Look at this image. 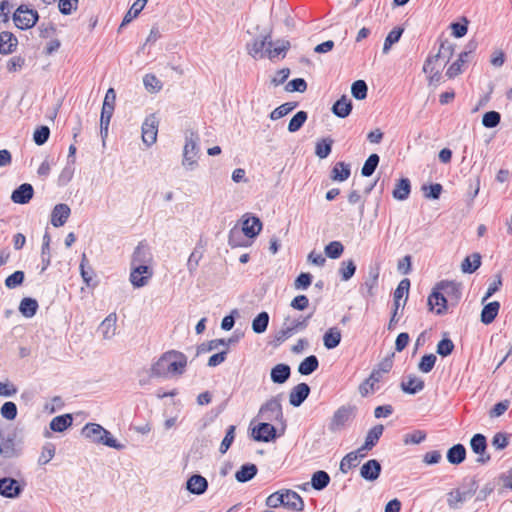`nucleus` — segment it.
Listing matches in <instances>:
<instances>
[{"label":"nucleus","instance_id":"nucleus-27","mask_svg":"<svg viewBox=\"0 0 512 512\" xmlns=\"http://www.w3.org/2000/svg\"><path fill=\"white\" fill-rule=\"evenodd\" d=\"M384 431V426L382 424H377L372 427L365 438L364 444L360 447V451H369L373 447L376 446L380 437L382 436Z\"/></svg>","mask_w":512,"mask_h":512},{"label":"nucleus","instance_id":"nucleus-64","mask_svg":"<svg viewBox=\"0 0 512 512\" xmlns=\"http://www.w3.org/2000/svg\"><path fill=\"white\" fill-rule=\"evenodd\" d=\"M24 279H25L24 272L18 270V271H15L14 273H12L11 275H9L5 279V285L9 289H14V288L20 286L23 283Z\"/></svg>","mask_w":512,"mask_h":512},{"label":"nucleus","instance_id":"nucleus-23","mask_svg":"<svg viewBox=\"0 0 512 512\" xmlns=\"http://www.w3.org/2000/svg\"><path fill=\"white\" fill-rule=\"evenodd\" d=\"M448 299H445L438 290L433 288L432 293L428 297V306L431 311L435 310L437 315H443L448 308Z\"/></svg>","mask_w":512,"mask_h":512},{"label":"nucleus","instance_id":"nucleus-57","mask_svg":"<svg viewBox=\"0 0 512 512\" xmlns=\"http://www.w3.org/2000/svg\"><path fill=\"white\" fill-rule=\"evenodd\" d=\"M143 84H144L146 90L151 93H157L163 87L162 82L154 74H151V73L146 74L143 77Z\"/></svg>","mask_w":512,"mask_h":512},{"label":"nucleus","instance_id":"nucleus-15","mask_svg":"<svg viewBox=\"0 0 512 512\" xmlns=\"http://www.w3.org/2000/svg\"><path fill=\"white\" fill-rule=\"evenodd\" d=\"M270 41H271L270 34H267L265 36H259V37L255 38V39H253V41L251 43L247 44L248 53L253 58H265V57H267V55H266V48L268 47V43Z\"/></svg>","mask_w":512,"mask_h":512},{"label":"nucleus","instance_id":"nucleus-24","mask_svg":"<svg viewBox=\"0 0 512 512\" xmlns=\"http://www.w3.org/2000/svg\"><path fill=\"white\" fill-rule=\"evenodd\" d=\"M71 214V209L67 204L60 203L54 206L51 213V224L54 227L63 226Z\"/></svg>","mask_w":512,"mask_h":512},{"label":"nucleus","instance_id":"nucleus-22","mask_svg":"<svg viewBox=\"0 0 512 512\" xmlns=\"http://www.w3.org/2000/svg\"><path fill=\"white\" fill-rule=\"evenodd\" d=\"M310 387L306 383H299L294 386L289 394V402L294 407H299L309 396Z\"/></svg>","mask_w":512,"mask_h":512},{"label":"nucleus","instance_id":"nucleus-2","mask_svg":"<svg viewBox=\"0 0 512 512\" xmlns=\"http://www.w3.org/2000/svg\"><path fill=\"white\" fill-rule=\"evenodd\" d=\"M82 435L96 444L105 445L116 450L125 448V445L119 443L107 429L97 423H87L82 428Z\"/></svg>","mask_w":512,"mask_h":512},{"label":"nucleus","instance_id":"nucleus-51","mask_svg":"<svg viewBox=\"0 0 512 512\" xmlns=\"http://www.w3.org/2000/svg\"><path fill=\"white\" fill-rule=\"evenodd\" d=\"M434 58H427L424 65L423 71L429 74V82L438 83L441 79V73L439 69L435 68Z\"/></svg>","mask_w":512,"mask_h":512},{"label":"nucleus","instance_id":"nucleus-29","mask_svg":"<svg viewBox=\"0 0 512 512\" xmlns=\"http://www.w3.org/2000/svg\"><path fill=\"white\" fill-rule=\"evenodd\" d=\"M238 336H232L228 339H213L208 343H202L198 347V353L209 352L215 349H218L220 346L229 347L230 345H234L238 342Z\"/></svg>","mask_w":512,"mask_h":512},{"label":"nucleus","instance_id":"nucleus-25","mask_svg":"<svg viewBox=\"0 0 512 512\" xmlns=\"http://www.w3.org/2000/svg\"><path fill=\"white\" fill-rule=\"evenodd\" d=\"M208 488V481L205 477L194 474L188 478L186 482V489L195 495H202L206 492Z\"/></svg>","mask_w":512,"mask_h":512},{"label":"nucleus","instance_id":"nucleus-50","mask_svg":"<svg viewBox=\"0 0 512 512\" xmlns=\"http://www.w3.org/2000/svg\"><path fill=\"white\" fill-rule=\"evenodd\" d=\"M269 319L270 317L267 312L259 313L252 321V330L257 334L264 333L267 330Z\"/></svg>","mask_w":512,"mask_h":512},{"label":"nucleus","instance_id":"nucleus-8","mask_svg":"<svg viewBox=\"0 0 512 512\" xmlns=\"http://www.w3.org/2000/svg\"><path fill=\"white\" fill-rule=\"evenodd\" d=\"M356 407L352 405H343L339 407L333 414L329 423V430L337 432L343 429L348 422L355 416Z\"/></svg>","mask_w":512,"mask_h":512},{"label":"nucleus","instance_id":"nucleus-19","mask_svg":"<svg viewBox=\"0 0 512 512\" xmlns=\"http://www.w3.org/2000/svg\"><path fill=\"white\" fill-rule=\"evenodd\" d=\"M151 261L152 254L150 252L149 246L144 242H140L133 252L131 265L150 266Z\"/></svg>","mask_w":512,"mask_h":512},{"label":"nucleus","instance_id":"nucleus-49","mask_svg":"<svg viewBox=\"0 0 512 512\" xmlns=\"http://www.w3.org/2000/svg\"><path fill=\"white\" fill-rule=\"evenodd\" d=\"M147 0H136L123 18L121 27L130 23L144 9Z\"/></svg>","mask_w":512,"mask_h":512},{"label":"nucleus","instance_id":"nucleus-44","mask_svg":"<svg viewBox=\"0 0 512 512\" xmlns=\"http://www.w3.org/2000/svg\"><path fill=\"white\" fill-rule=\"evenodd\" d=\"M330 483V476L326 471L319 470L313 473L311 478V485L313 489L321 491L325 489Z\"/></svg>","mask_w":512,"mask_h":512},{"label":"nucleus","instance_id":"nucleus-14","mask_svg":"<svg viewBox=\"0 0 512 512\" xmlns=\"http://www.w3.org/2000/svg\"><path fill=\"white\" fill-rule=\"evenodd\" d=\"M476 48H477V43L470 41L467 44V50L461 52L458 59L449 66V68L446 71V76L451 79V78H454L457 75H459L462 71L461 67L463 66V64H465L467 62L469 55L473 51H475Z\"/></svg>","mask_w":512,"mask_h":512},{"label":"nucleus","instance_id":"nucleus-45","mask_svg":"<svg viewBox=\"0 0 512 512\" xmlns=\"http://www.w3.org/2000/svg\"><path fill=\"white\" fill-rule=\"evenodd\" d=\"M319 366L318 358L315 355H310L306 357L298 366V372L301 375H310L315 370H317Z\"/></svg>","mask_w":512,"mask_h":512},{"label":"nucleus","instance_id":"nucleus-52","mask_svg":"<svg viewBox=\"0 0 512 512\" xmlns=\"http://www.w3.org/2000/svg\"><path fill=\"white\" fill-rule=\"evenodd\" d=\"M454 52V47L448 41L442 42L439 47L437 54L429 56L428 58H434V63H437L440 59L448 61Z\"/></svg>","mask_w":512,"mask_h":512},{"label":"nucleus","instance_id":"nucleus-16","mask_svg":"<svg viewBox=\"0 0 512 512\" xmlns=\"http://www.w3.org/2000/svg\"><path fill=\"white\" fill-rule=\"evenodd\" d=\"M255 441L270 442L276 438V428L269 422L259 423L252 430Z\"/></svg>","mask_w":512,"mask_h":512},{"label":"nucleus","instance_id":"nucleus-21","mask_svg":"<svg viewBox=\"0 0 512 512\" xmlns=\"http://www.w3.org/2000/svg\"><path fill=\"white\" fill-rule=\"evenodd\" d=\"M21 449L15 443V436H0V455L4 458H14L20 455Z\"/></svg>","mask_w":512,"mask_h":512},{"label":"nucleus","instance_id":"nucleus-47","mask_svg":"<svg viewBox=\"0 0 512 512\" xmlns=\"http://www.w3.org/2000/svg\"><path fill=\"white\" fill-rule=\"evenodd\" d=\"M242 233L243 232L237 226L233 227L229 231L228 244L231 247H246V246H249L250 245L249 241L245 240L242 237Z\"/></svg>","mask_w":512,"mask_h":512},{"label":"nucleus","instance_id":"nucleus-54","mask_svg":"<svg viewBox=\"0 0 512 512\" xmlns=\"http://www.w3.org/2000/svg\"><path fill=\"white\" fill-rule=\"evenodd\" d=\"M403 32V28L395 27L388 33L384 41L383 53H387L391 46L400 40Z\"/></svg>","mask_w":512,"mask_h":512},{"label":"nucleus","instance_id":"nucleus-59","mask_svg":"<svg viewBox=\"0 0 512 512\" xmlns=\"http://www.w3.org/2000/svg\"><path fill=\"white\" fill-rule=\"evenodd\" d=\"M296 106H297V103H294V102H287V103L280 105L279 107L275 108L271 112V114H270L271 120H278V119L284 117L285 115L290 113Z\"/></svg>","mask_w":512,"mask_h":512},{"label":"nucleus","instance_id":"nucleus-10","mask_svg":"<svg viewBox=\"0 0 512 512\" xmlns=\"http://www.w3.org/2000/svg\"><path fill=\"white\" fill-rule=\"evenodd\" d=\"M159 120L155 114L148 115L142 124V140L147 146L153 145L157 140Z\"/></svg>","mask_w":512,"mask_h":512},{"label":"nucleus","instance_id":"nucleus-38","mask_svg":"<svg viewBox=\"0 0 512 512\" xmlns=\"http://www.w3.org/2000/svg\"><path fill=\"white\" fill-rule=\"evenodd\" d=\"M18 40L17 38L8 31H4L0 33V53L1 54H10L13 52L15 47L17 46Z\"/></svg>","mask_w":512,"mask_h":512},{"label":"nucleus","instance_id":"nucleus-34","mask_svg":"<svg viewBox=\"0 0 512 512\" xmlns=\"http://www.w3.org/2000/svg\"><path fill=\"white\" fill-rule=\"evenodd\" d=\"M450 464L459 465L466 459V448L463 444H455L448 449L446 454Z\"/></svg>","mask_w":512,"mask_h":512},{"label":"nucleus","instance_id":"nucleus-6","mask_svg":"<svg viewBox=\"0 0 512 512\" xmlns=\"http://www.w3.org/2000/svg\"><path fill=\"white\" fill-rule=\"evenodd\" d=\"M258 416L267 422H277L285 428V419L279 397H272L260 408Z\"/></svg>","mask_w":512,"mask_h":512},{"label":"nucleus","instance_id":"nucleus-60","mask_svg":"<svg viewBox=\"0 0 512 512\" xmlns=\"http://www.w3.org/2000/svg\"><path fill=\"white\" fill-rule=\"evenodd\" d=\"M202 257L203 252L199 250L197 247L194 248L187 261V269L190 275H194Z\"/></svg>","mask_w":512,"mask_h":512},{"label":"nucleus","instance_id":"nucleus-36","mask_svg":"<svg viewBox=\"0 0 512 512\" xmlns=\"http://www.w3.org/2000/svg\"><path fill=\"white\" fill-rule=\"evenodd\" d=\"M117 315L110 313L100 324V331L104 339H111L116 332Z\"/></svg>","mask_w":512,"mask_h":512},{"label":"nucleus","instance_id":"nucleus-43","mask_svg":"<svg viewBox=\"0 0 512 512\" xmlns=\"http://www.w3.org/2000/svg\"><path fill=\"white\" fill-rule=\"evenodd\" d=\"M481 265V255L479 253H473L467 256L461 264L462 272L474 273Z\"/></svg>","mask_w":512,"mask_h":512},{"label":"nucleus","instance_id":"nucleus-5","mask_svg":"<svg viewBox=\"0 0 512 512\" xmlns=\"http://www.w3.org/2000/svg\"><path fill=\"white\" fill-rule=\"evenodd\" d=\"M116 102V92L109 88L106 92L100 116V134L104 140L108 136L110 120L113 116Z\"/></svg>","mask_w":512,"mask_h":512},{"label":"nucleus","instance_id":"nucleus-17","mask_svg":"<svg viewBox=\"0 0 512 512\" xmlns=\"http://www.w3.org/2000/svg\"><path fill=\"white\" fill-rule=\"evenodd\" d=\"M382 471L380 462L376 459H370L360 468V476L366 481H376Z\"/></svg>","mask_w":512,"mask_h":512},{"label":"nucleus","instance_id":"nucleus-12","mask_svg":"<svg viewBox=\"0 0 512 512\" xmlns=\"http://www.w3.org/2000/svg\"><path fill=\"white\" fill-rule=\"evenodd\" d=\"M152 276L153 269L151 266L131 265L130 282L135 288L147 285Z\"/></svg>","mask_w":512,"mask_h":512},{"label":"nucleus","instance_id":"nucleus-33","mask_svg":"<svg viewBox=\"0 0 512 512\" xmlns=\"http://www.w3.org/2000/svg\"><path fill=\"white\" fill-rule=\"evenodd\" d=\"M424 381L414 375H409L407 381L401 382V389L407 394L414 395L424 389Z\"/></svg>","mask_w":512,"mask_h":512},{"label":"nucleus","instance_id":"nucleus-39","mask_svg":"<svg viewBox=\"0 0 512 512\" xmlns=\"http://www.w3.org/2000/svg\"><path fill=\"white\" fill-rule=\"evenodd\" d=\"M500 309V303L493 301L486 304L481 312V322L484 324L492 323L498 315Z\"/></svg>","mask_w":512,"mask_h":512},{"label":"nucleus","instance_id":"nucleus-31","mask_svg":"<svg viewBox=\"0 0 512 512\" xmlns=\"http://www.w3.org/2000/svg\"><path fill=\"white\" fill-rule=\"evenodd\" d=\"M352 101L343 95L332 106V113L339 118H346L352 111Z\"/></svg>","mask_w":512,"mask_h":512},{"label":"nucleus","instance_id":"nucleus-32","mask_svg":"<svg viewBox=\"0 0 512 512\" xmlns=\"http://www.w3.org/2000/svg\"><path fill=\"white\" fill-rule=\"evenodd\" d=\"M284 503L283 506L295 511H302L304 508V501L302 497L295 491L284 490Z\"/></svg>","mask_w":512,"mask_h":512},{"label":"nucleus","instance_id":"nucleus-11","mask_svg":"<svg viewBox=\"0 0 512 512\" xmlns=\"http://www.w3.org/2000/svg\"><path fill=\"white\" fill-rule=\"evenodd\" d=\"M470 447L472 451L478 455V458L476 459L478 464L484 465L490 461L491 457L486 453L487 439L483 434L477 433L473 435L470 440Z\"/></svg>","mask_w":512,"mask_h":512},{"label":"nucleus","instance_id":"nucleus-26","mask_svg":"<svg viewBox=\"0 0 512 512\" xmlns=\"http://www.w3.org/2000/svg\"><path fill=\"white\" fill-rule=\"evenodd\" d=\"M289 47V41L277 40L276 42H273L271 40L268 43V47L266 48L267 58L273 60L275 58H278L279 56L285 57Z\"/></svg>","mask_w":512,"mask_h":512},{"label":"nucleus","instance_id":"nucleus-1","mask_svg":"<svg viewBox=\"0 0 512 512\" xmlns=\"http://www.w3.org/2000/svg\"><path fill=\"white\" fill-rule=\"evenodd\" d=\"M187 366V357L182 352L170 350L163 353L151 366L152 377L171 378L182 375Z\"/></svg>","mask_w":512,"mask_h":512},{"label":"nucleus","instance_id":"nucleus-13","mask_svg":"<svg viewBox=\"0 0 512 512\" xmlns=\"http://www.w3.org/2000/svg\"><path fill=\"white\" fill-rule=\"evenodd\" d=\"M23 485L16 479L4 477L0 479V495L6 498H17L23 492Z\"/></svg>","mask_w":512,"mask_h":512},{"label":"nucleus","instance_id":"nucleus-63","mask_svg":"<svg viewBox=\"0 0 512 512\" xmlns=\"http://www.w3.org/2000/svg\"><path fill=\"white\" fill-rule=\"evenodd\" d=\"M436 361L437 357L434 354H426L421 358L418 369L423 373H429L434 368Z\"/></svg>","mask_w":512,"mask_h":512},{"label":"nucleus","instance_id":"nucleus-56","mask_svg":"<svg viewBox=\"0 0 512 512\" xmlns=\"http://www.w3.org/2000/svg\"><path fill=\"white\" fill-rule=\"evenodd\" d=\"M379 161H380V157L378 156V154H371L367 160L365 161L362 169H361V174L364 176V177H369L371 176L378 164H379Z\"/></svg>","mask_w":512,"mask_h":512},{"label":"nucleus","instance_id":"nucleus-48","mask_svg":"<svg viewBox=\"0 0 512 512\" xmlns=\"http://www.w3.org/2000/svg\"><path fill=\"white\" fill-rule=\"evenodd\" d=\"M333 143H334V141L330 137L323 138V139L317 141L316 147H315V154L320 159L327 158L329 156V154L331 153Z\"/></svg>","mask_w":512,"mask_h":512},{"label":"nucleus","instance_id":"nucleus-55","mask_svg":"<svg viewBox=\"0 0 512 512\" xmlns=\"http://www.w3.org/2000/svg\"><path fill=\"white\" fill-rule=\"evenodd\" d=\"M307 118L308 114L306 111H298L290 120L288 124V131L294 133L300 130Z\"/></svg>","mask_w":512,"mask_h":512},{"label":"nucleus","instance_id":"nucleus-18","mask_svg":"<svg viewBox=\"0 0 512 512\" xmlns=\"http://www.w3.org/2000/svg\"><path fill=\"white\" fill-rule=\"evenodd\" d=\"M248 238H255L262 230V222L256 216H243L242 228L240 229Z\"/></svg>","mask_w":512,"mask_h":512},{"label":"nucleus","instance_id":"nucleus-58","mask_svg":"<svg viewBox=\"0 0 512 512\" xmlns=\"http://www.w3.org/2000/svg\"><path fill=\"white\" fill-rule=\"evenodd\" d=\"M368 86L364 80H357L351 86V93L357 100H363L367 97Z\"/></svg>","mask_w":512,"mask_h":512},{"label":"nucleus","instance_id":"nucleus-30","mask_svg":"<svg viewBox=\"0 0 512 512\" xmlns=\"http://www.w3.org/2000/svg\"><path fill=\"white\" fill-rule=\"evenodd\" d=\"M291 376V368L289 365L280 363L275 365L270 372V377L273 383L283 384Z\"/></svg>","mask_w":512,"mask_h":512},{"label":"nucleus","instance_id":"nucleus-41","mask_svg":"<svg viewBox=\"0 0 512 512\" xmlns=\"http://www.w3.org/2000/svg\"><path fill=\"white\" fill-rule=\"evenodd\" d=\"M71 414H64L54 417L50 422V429L54 432H63L72 425Z\"/></svg>","mask_w":512,"mask_h":512},{"label":"nucleus","instance_id":"nucleus-61","mask_svg":"<svg viewBox=\"0 0 512 512\" xmlns=\"http://www.w3.org/2000/svg\"><path fill=\"white\" fill-rule=\"evenodd\" d=\"M501 115L497 111H488L483 115L482 124L486 128H495L499 125Z\"/></svg>","mask_w":512,"mask_h":512},{"label":"nucleus","instance_id":"nucleus-20","mask_svg":"<svg viewBox=\"0 0 512 512\" xmlns=\"http://www.w3.org/2000/svg\"><path fill=\"white\" fill-rule=\"evenodd\" d=\"M34 188L29 183H23L11 194V200L16 204H27L33 198Z\"/></svg>","mask_w":512,"mask_h":512},{"label":"nucleus","instance_id":"nucleus-9","mask_svg":"<svg viewBox=\"0 0 512 512\" xmlns=\"http://www.w3.org/2000/svg\"><path fill=\"white\" fill-rule=\"evenodd\" d=\"M445 299H448V304L456 306L461 298L460 284L453 281H441L434 287Z\"/></svg>","mask_w":512,"mask_h":512},{"label":"nucleus","instance_id":"nucleus-53","mask_svg":"<svg viewBox=\"0 0 512 512\" xmlns=\"http://www.w3.org/2000/svg\"><path fill=\"white\" fill-rule=\"evenodd\" d=\"M357 453L358 452H350L342 458L339 469L343 474H347L351 468L358 465Z\"/></svg>","mask_w":512,"mask_h":512},{"label":"nucleus","instance_id":"nucleus-4","mask_svg":"<svg viewBox=\"0 0 512 512\" xmlns=\"http://www.w3.org/2000/svg\"><path fill=\"white\" fill-rule=\"evenodd\" d=\"M311 315L299 316L298 318H290L289 316L284 319L283 327L275 334V340L279 343L284 342L292 335L303 331L308 326V321Z\"/></svg>","mask_w":512,"mask_h":512},{"label":"nucleus","instance_id":"nucleus-46","mask_svg":"<svg viewBox=\"0 0 512 512\" xmlns=\"http://www.w3.org/2000/svg\"><path fill=\"white\" fill-rule=\"evenodd\" d=\"M351 174L350 165L344 162H338L331 171V178L335 181H345Z\"/></svg>","mask_w":512,"mask_h":512},{"label":"nucleus","instance_id":"nucleus-62","mask_svg":"<svg viewBox=\"0 0 512 512\" xmlns=\"http://www.w3.org/2000/svg\"><path fill=\"white\" fill-rule=\"evenodd\" d=\"M344 251V247L339 241H332L325 247V254L331 259L339 258Z\"/></svg>","mask_w":512,"mask_h":512},{"label":"nucleus","instance_id":"nucleus-7","mask_svg":"<svg viewBox=\"0 0 512 512\" xmlns=\"http://www.w3.org/2000/svg\"><path fill=\"white\" fill-rule=\"evenodd\" d=\"M38 19V12L27 5H20L13 14L15 25L22 30L32 28Z\"/></svg>","mask_w":512,"mask_h":512},{"label":"nucleus","instance_id":"nucleus-40","mask_svg":"<svg viewBox=\"0 0 512 512\" xmlns=\"http://www.w3.org/2000/svg\"><path fill=\"white\" fill-rule=\"evenodd\" d=\"M411 192V183L408 178H401L396 184L392 195L395 199L403 201L406 200Z\"/></svg>","mask_w":512,"mask_h":512},{"label":"nucleus","instance_id":"nucleus-37","mask_svg":"<svg viewBox=\"0 0 512 512\" xmlns=\"http://www.w3.org/2000/svg\"><path fill=\"white\" fill-rule=\"evenodd\" d=\"M341 331L337 327L329 328L323 335V344L328 350L336 348L341 342Z\"/></svg>","mask_w":512,"mask_h":512},{"label":"nucleus","instance_id":"nucleus-42","mask_svg":"<svg viewBox=\"0 0 512 512\" xmlns=\"http://www.w3.org/2000/svg\"><path fill=\"white\" fill-rule=\"evenodd\" d=\"M38 307V302L35 299L25 297L20 302L19 311L24 317L31 318L36 314Z\"/></svg>","mask_w":512,"mask_h":512},{"label":"nucleus","instance_id":"nucleus-35","mask_svg":"<svg viewBox=\"0 0 512 512\" xmlns=\"http://www.w3.org/2000/svg\"><path fill=\"white\" fill-rule=\"evenodd\" d=\"M258 472V468L253 463L243 464L240 469L235 473V478L240 483H246L252 480Z\"/></svg>","mask_w":512,"mask_h":512},{"label":"nucleus","instance_id":"nucleus-28","mask_svg":"<svg viewBox=\"0 0 512 512\" xmlns=\"http://www.w3.org/2000/svg\"><path fill=\"white\" fill-rule=\"evenodd\" d=\"M380 371H372L370 376L363 381L359 386V393L362 397H366L371 393H374L378 387H376V384H378L381 380Z\"/></svg>","mask_w":512,"mask_h":512},{"label":"nucleus","instance_id":"nucleus-3","mask_svg":"<svg viewBox=\"0 0 512 512\" xmlns=\"http://www.w3.org/2000/svg\"><path fill=\"white\" fill-rule=\"evenodd\" d=\"M199 135L194 131H187L185 135V145L183 148L182 165L187 170H194L198 165L200 154Z\"/></svg>","mask_w":512,"mask_h":512}]
</instances>
